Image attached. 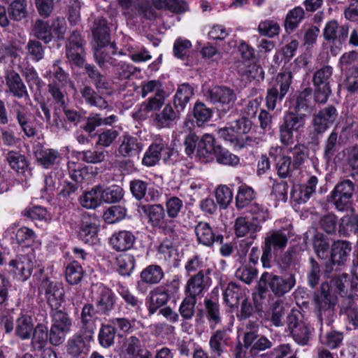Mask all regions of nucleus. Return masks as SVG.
Wrapping results in <instances>:
<instances>
[{
  "mask_svg": "<svg viewBox=\"0 0 358 358\" xmlns=\"http://www.w3.org/2000/svg\"><path fill=\"white\" fill-rule=\"evenodd\" d=\"M305 16L304 10L297 6L289 10L285 20V29L287 33H292L301 23Z\"/></svg>",
  "mask_w": 358,
  "mask_h": 358,
  "instance_id": "nucleus-44",
  "label": "nucleus"
},
{
  "mask_svg": "<svg viewBox=\"0 0 358 358\" xmlns=\"http://www.w3.org/2000/svg\"><path fill=\"white\" fill-rule=\"evenodd\" d=\"M52 324L49 333V340L51 344L59 345L66 339L72 327V319L67 313L62 310L51 312Z\"/></svg>",
  "mask_w": 358,
  "mask_h": 358,
  "instance_id": "nucleus-7",
  "label": "nucleus"
},
{
  "mask_svg": "<svg viewBox=\"0 0 358 358\" xmlns=\"http://www.w3.org/2000/svg\"><path fill=\"white\" fill-rule=\"evenodd\" d=\"M15 334L22 340H27L31 338L34 328L32 317L27 314H20L15 324Z\"/></svg>",
  "mask_w": 358,
  "mask_h": 358,
  "instance_id": "nucleus-36",
  "label": "nucleus"
},
{
  "mask_svg": "<svg viewBox=\"0 0 358 358\" xmlns=\"http://www.w3.org/2000/svg\"><path fill=\"white\" fill-rule=\"evenodd\" d=\"M96 307L99 311L108 314L114 307L115 294L109 288L101 287L99 296L96 301Z\"/></svg>",
  "mask_w": 358,
  "mask_h": 358,
  "instance_id": "nucleus-41",
  "label": "nucleus"
},
{
  "mask_svg": "<svg viewBox=\"0 0 358 358\" xmlns=\"http://www.w3.org/2000/svg\"><path fill=\"white\" fill-rule=\"evenodd\" d=\"M212 110L208 108L203 103L196 101L193 109L194 117L199 127L202 126L205 122H208L212 117Z\"/></svg>",
  "mask_w": 358,
  "mask_h": 358,
  "instance_id": "nucleus-55",
  "label": "nucleus"
},
{
  "mask_svg": "<svg viewBox=\"0 0 358 358\" xmlns=\"http://www.w3.org/2000/svg\"><path fill=\"white\" fill-rule=\"evenodd\" d=\"M317 183L318 179L316 176H309L298 190L295 189L291 192L292 198L299 204L306 203L315 194Z\"/></svg>",
  "mask_w": 358,
  "mask_h": 358,
  "instance_id": "nucleus-28",
  "label": "nucleus"
},
{
  "mask_svg": "<svg viewBox=\"0 0 358 358\" xmlns=\"http://www.w3.org/2000/svg\"><path fill=\"white\" fill-rule=\"evenodd\" d=\"M351 244L347 241H335L331 248V259L333 264H344L349 259Z\"/></svg>",
  "mask_w": 358,
  "mask_h": 358,
  "instance_id": "nucleus-31",
  "label": "nucleus"
},
{
  "mask_svg": "<svg viewBox=\"0 0 358 358\" xmlns=\"http://www.w3.org/2000/svg\"><path fill=\"white\" fill-rule=\"evenodd\" d=\"M355 184L350 179L338 182L331 192L333 203L338 210H343L350 204L355 192Z\"/></svg>",
  "mask_w": 358,
  "mask_h": 358,
  "instance_id": "nucleus-13",
  "label": "nucleus"
},
{
  "mask_svg": "<svg viewBox=\"0 0 358 358\" xmlns=\"http://www.w3.org/2000/svg\"><path fill=\"white\" fill-rule=\"evenodd\" d=\"M141 209L152 227L159 228L165 234L177 235L178 223L176 220L165 219V209L162 204L143 205Z\"/></svg>",
  "mask_w": 358,
  "mask_h": 358,
  "instance_id": "nucleus-4",
  "label": "nucleus"
},
{
  "mask_svg": "<svg viewBox=\"0 0 358 358\" xmlns=\"http://www.w3.org/2000/svg\"><path fill=\"white\" fill-rule=\"evenodd\" d=\"M194 232L199 243L206 246H211L214 242L222 243L223 236H215L210 224L206 222H199L194 227Z\"/></svg>",
  "mask_w": 358,
  "mask_h": 358,
  "instance_id": "nucleus-27",
  "label": "nucleus"
},
{
  "mask_svg": "<svg viewBox=\"0 0 358 358\" xmlns=\"http://www.w3.org/2000/svg\"><path fill=\"white\" fill-rule=\"evenodd\" d=\"M185 269L187 274L189 275L196 272H202L206 275L210 273V269L206 268V264L204 259L199 255H193L187 260Z\"/></svg>",
  "mask_w": 358,
  "mask_h": 358,
  "instance_id": "nucleus-47",
  "label": "nucleus"
},
{
  "mask_svg": "<svg viewBox=\"0 0 358 358\" xmlns=\"http://www.w3.org/2000/svg\"><path fill=\"white\" fill-rule=\"evenodd\" d=\"M84 44L85 41L82 38L80 33L73 31L66 45V54L69 59L78 66L82 65L84 62Z\"/></svg>",
  "mask_w": 358,
  "mask_h": 358,
  "instance_id": "nucleus-19",
  "label": "nucleus"
},
{
  "mask_svg": "<svg viewBox=\"0 0 358 358\" xmlns=\"http://www.w3.org/2000/svg\"><path fill=\"white\" fill-rule=\"evenodd\" d=\"M61 61L57 59L54 62L50 70L46 72L45 77L49 80H53L64 85L69 80V74L60 66Z\"/></svg>",
  "mask_w": 358,
  "mask_h": 358,
  "instance_id": "nucleus-53",
  "label": "nucleus"
},
{
  "mask_svg": "<svg viewBox=\"0 0 358 358\" xmlns=\"http://www.w3.org/2000/svg\"><path fill=\"white\" fill-rule=\"evenodd\" d=\"M208 275L202 272L191 275L185 286V295L196 299H201L208 287Z\"/></svg>",
  "mask_w": 358,
  "mask_h": 358,
  "instance_id": "nucleus-17",
  "label": "nucleus"
},
{
  "mask_svg": "<svg viewBox=\"0 0 358 358\" xmlns=\"http://www.w3.org/2000/svg\"><path fill=\"white\" fill-rule=\"evenodd\" d=\"M88 350L83 338L78 334L73 336L67 343V352L73 357H78L85 354Z\"/></svg>",
  "mask_w": 358,
  "mask_h": 358,
  "instance_id": "nucleus-46",
  "label": "nucleus"
},
{
  "mask_svg": "<svg viewBox=\"0 0 358 358\" xmlns=\"http://www.w3.org/2000/svg\"><path fill=\"white\" fill-rule=\"evenodd\" d=\"M307 115L295 111L287 112L279 128V138L282 144L289 145L294 142V133L302 131L305 127Z\"/></svg>",
  "mask_w": 358,
  "mask_h": 358,
  "instance_id": "nucleus-5",
  "label": "nucleus"
},
{
  "mask_svg": "<svg viewBox=\"0 0 358 358\" xmlns=\"http://www.w3.org/2000/svg\"><path fill=\"white\" fill-rule=\"evenodd\" d=\"M183 206V201L179 197L173 196L168 198L165 202L164 209L169 220H175L179 216Z\"/></svg>",
  "mask_w": 358,
  "mask_h": 358,
  "instance_id": "nucleus-54",
  "label": "nucleus"
},
{
  "mask_svg": "<svg viewBox=\"0 0 358 358\" xmlns=\"http://www.w3.org/2000/svg\"><path fill=\"white\" fill-rule=\"evenodd\" d=\"M13 107L16 120L22 131L27 137L34 136L36 131L31 121L30 113L17 101H14Z\"/></svg>",
  "mask_w": 358,
  "mask_h": 358,
  "instance_id": "nucleus-24",
  "label": "nucleus"
},
{
  "mask_svg": "<svg viewBox=\"0 0 358 358\" xmlns=\"http://www.w3.org/2000/svg\"><path fill=\"white\" fill-rule=\"evenodd\" d=\"M231 329L223 327L212 332L209 339L210 353L215 357H220L227 351V348L231 344Z\"/></svg>",
  "mask_w": 358,
  "mask_h": 358,
  "instance_id": "nucleus-15",
  "label": "nucleus"
},
{
  "mask_svg": "<svg viewBox=\"0 0 358 358\" xmlns=\"http://www.w3.org/2000/svg\"><path fill=\"white\" fill-rule=\"evenodd\" d=\"M331 289L338 293L343 300L352 299L358 297L355 290L357 288L356 280L348 274H342L333 278L329 282Z\"/></svg>",
  "mask_w": 358,
  "mask_h": 358,
  "instance_id": "nucleus-14",
  "label": "nucleus"
},
{
  "mask_svg": "<svg viewBox=\"0 0 358 358\" xmlns=\"http://www.w3.org/2000/svg\"><path fill=\"white\" fill-rule=\"evenodd\" d=\"M256 193L254 189L246 185H242L238 187L236 196V206L238 209H243L249 206L255 199Z\"/></svg>",
  "mask_w": 358,
  "mask_h": 358,
  "instance_id": "nucleus-43",
  "label": "nucleus"
},
{
  "mask_svg": "<svg viewBox=\"0 0 358 358\" xmlns=\"http://www.w3.org/2000/svg\"><path fill=\"white\" fill-rule=\"evenodd\" d=\"M157 9H166L175 13L185 12L187 3L182 0H152Z\"/></svg>",
  "mask_w": 358,
  "mask_h": 358,
  "instance_id": "nucleus-48",
  "label": "nucleus"
},
{
  "mask_svg": "<svg viewBox=\"0 0 358 358\" xmlns=\"http://www.w3.org/2000/svg\"><path fill=\"white\" fill-rule=\"evenodd\" d=\"M296 285V278L294 273L285 275H278L273 273L264 272L262 274L259 286L260 296L267 289H269L275 296H282L289 292Z\"/></svg>",
  "mask_w": 358,
  "mask_h": 358,
  "instance_id": "nucleus-3",
  "label": "nucleus"
},
{
  "mask_svg": "<svg viewBox=\"0 0 358 358\" xmlns=\"http://www.w3.org/2000/svg\"><path fill=\"white\" fill-rule=\"evenodd\" d=\"M339 233L343 236H350L358 233V219L357 216H345L339 225Z\"/></svg>",
  "mask_w": 358,
  "mask_h": 358,
  "instance_id": "nucleus-61",
  "label": "nucleus"
},
{
  "mask_svg": "<svg viewBox=\"0 0 358 358\" xmlns=\"http://www.w3.org/2000/svg\"><path fill=\"white\" fill-rule=\"evenodd\" d=\"M333 75V68L325 65L317 69L313 74V83L315 87L314 99L320 103L327 101L331 93L330 81Z\"/></svg>",
  "mask_w": 358,
  "mask_h": 358,
  "instance_id": "nucleus-9",
  "label": "nucleus"
},
{
  "mask_svg": "<svg viewBox=\"0 0 358 358\" xmlns=\"http://www.w3.org/2000/svg\"><path fill=\"white\" fill-rule=\"evenodd\" d=\"M66 279L71 285H77L83 278V270L80 264L73 261L66 268Z\"/></svg>",
  "mask_w": 358,
  "mask_h": 358,
  "instance_id": "nucleus-57",
  "label": "nucleus"
},
{
  "mask_svg": "<svg viewBox=\"0 0 358 358\" xmlns=\"http://www.w3.org/2000/svg\"><path fill=\"white\" fill-rule=\"evenodd\" d=\"M313 302L315 314L320 324L331 325L336 317L335 307L338 303V296L329 282L322 283L320 289L314 294Z\"/></svg>",
  "mask_w": 358,
  "mask_h": 358,
  "instance_id": "nucleus-2",
  "label": "nucleus"
},
{
  "mask_svg": "<svg viewBox=\"0 0 358 358\" xmlns=\"http://www.w3.org/2000/svg\"><path fill=\"white\" fill-rule=\"evenodd\" d=\"M287 323L294 341L302 346L308 345L312 329L301 313L292 310L287 316Z\"/></svg>",
  "mask_w": 358,
  "mask_h": 358,
  "instance_id": "nucleus-8",
  "label": "nucleus"
},
{
  "mask_svg": "<svg viewBox=\"0 0 358 358\" xmlns=\"http://www.w3.org/2000/svg\"><path fill=\"white\" fill-rule=\"evenodd\" d=\"M168 143L162 138H156L144 153L143 165L151 167L155 166L161 159L162 152L168 149Z\"/></svg>",
  "mask_w": 358,
  "mask_h": 358,
  "instance_id": "nucleus-25",
  "label": "nucleus"
},
{
  "mask_svg": "<svg viewBox=\"0 0 358 358\" xmlns=\"http://www.w3.org/2000/svg\"><path fill=\"white\" fill-rule=\"evenodd\" d=\"M66 32V21L64 17H57L51 23L37 20L34 26V36L45 43H49L54 38L63 39Z\"/></svg>",
  "mask_w": 358,
  "mask_h": 358,
  "instance_id": "nucleus-6",
  "label": "nucleus"
},
{
  "mask_svg": "<svg viewBox=\"0 0 358 358\" xmlns=\"http://www.w3.org/2000/svg\"><path fill=\"white\" fill-rule=\"evenodd\" d=\"M80 203L84 208L89 209H94L99 206L102 203L101 187L97 186L85 192L81 199Z\"/></svg>",
  "mask_w": 358,
  "mask_h": 358,
  "instance_id": "nucleus-50",
  "label": "nucleus"
},
{
  "mask_svg": "<svg viewBox=\"0 0 358 358\" xmlns=\"http://www.w3.org/2000/svg\"><path fill=\"white\" fill-rule=\"evenodd\" d=\"M82 101L91 107L106 109L108 107V102L98 94L92 87L85 85L80 90Z\"/></svg>",
  "mask_w": 358,
  "mask_h": 358,
  "instance_id": "nucleus-33",
  "label": "nucleus"
},
{
  "mask_svg": "<svg viewBox=\"0 0 358 358\" xmlns=\"http://www.w3.org/2000/svg\"><path fill=\"white\" fill-rule=\"evenodd\" d=\"M143 150L140 141L129 134H124L120 138L117 148L118 155L124 157H131L138 155Z\"/></svg>",
  "mask_w": 358,
  "mask_h": 358,
  "instance_id": "nucleus-26",
  "label": "nucleus"
},
{
  "mask_svg": "<svg viewBox=\"0 0 358 358\" xmlns=\"http://www.w3.org/2000/svg\"><path fill=\"white\" fill-rule=\"evenodd\" d=\"M163 277L164 272L159 266L150 265L141 271V280L138 281L137 287L139 289L143 282L149 285L157 284L160 282Z\"/></svg>",
  "mask_w": 358,
  "mask_h": 358,
  "instance_id": "nucleus-39",
  "label": "nucleus"
},
{
  "mask_svg": "<svg viewBox=\"0 0 358 358\" xmlns=\"http://www.w3.org/2000/svg\"><path fill=\"white\" fill-rule=\"evenodd\" d=\"M196 301V299L185 295V297L182 299L178 309L181 317L184 320H189L194 317Z\"/></svg>",
  "mask_w": 358,
  "mask_h": 358,
  "instance_id": "nucleus-62",
  "label": "nucleus"
},
{
  "mask_svg": "<svg viewBox=\"0 0 358 358\" xmlns=\"http://www.w3.org/2000/svg\"><path fill=\"white\" fill-rule=\"evenodd\" d=\"M41 288L45 290V299L52 311L59 310L64 302L65 292L62 285L46 278L42 281Z\"/></svg>",
  "mask_w": 358,
  "mask_h": 358,
  "instance_id": "nucleus-16",
  "label": "nucleus"
},
{
  "mask_svg": "<svg viewBox=\"0 0 358 358\" xmlns=\"http://www.w3.org/2000/svg\"><path fill=\"white\" fill-rule=\"evenodd\" d=\"M248 213L251 215L250 219L262 225V223L266 221L268 217V210L257 203H251L248 206Z\"/></svg>",
  "mask_w": 358,
  "mask_h": 358,
  "instance_id": "nucleus-63",
  "label": "nucleus"
},
{
  "mask_svg": "<svg viewBox=\"0 0 358 358\" xmlns=\"http://www.w3.org/2000/svg\"><path fill=\"white\" fill-rule=\"evenodd\" d=\"M288 237L285 233V230H273L269 231L264 241V245L272 249L273 253L283 250L287 245Z\"/></svg>",
  "mask_w": 358,
  "mask_h": 358,
  "instance_id": "nucleus-30",
  "label": "nucleus"
},
{
  "mask_svg": "<svg viewBox=\"0 0 358 358\" xmlns=\"http://www.w3.org/2000/svg\"><path fill=\"white\" fill-rule=\"evenodd\" d=\"M117 121V117L110 115L106 117H102L99 113H91L87 118L84 126V130L89 134L93 132L96 127L102 125L110 126Z\"/></svg>",
  "mask_w": 358,
  "mask_h": 358,
  "instance_id": "nucleus-40",
  "label": "nucleus"
},
{
  "mask_svg": "<svg viewBox=\"0 0 358 358\" xmlns=\"http://www.w3.org/2000/svg\"><path fill=\"white\" fill-rule=\"evenodd\" d=\"M337 117V110L333 106L323 108L314 115V130L318 134L324 132L336 121Z\"/></svg>",
  "mask_w": 358,
  "mask_h": 358,
  "instance_id": "nucleus-23",
  "label": "nucleus"
},
{
  "mask_svg": "<svg viewBox=\"0 0 358 358\" xmlns=\"http://www.w3.org/2000/svg\"><path fill=\"white\" fill-rule=\"evenodd\" d=\"M204 304L207 311V319L210 323V328L214 329L221 322L219 305L210 299H205Z\"/></svg>",
  "mask_w": 358,
  "mask_h": 358,
  "instance_id": "nucleus-56",
  "label": "nucleus"
},
{
  "mask_svg": "<svg viewBox=\"0 0 358 358\" xmlns=\"http://www.w3.org/2000/svg\"><path fill=\"white\" fill-rule=\"evenodd\" d=\"M292 75L290 71H284L278 73L276 78V84L271 89L268 90L266 106L268 109L273 110L276 103L281 101L287 93L292 83Z\"/></svg>",
  "mask_w": 358,
  "mask_h": 358,
  "instance_id": "nucleus-11",
  "label": "nucleus"
},
{
  "mask_svg": "<svg viewBox=\"0 0 358 358\" xmlns=\"http://www.w3.org/2000/svg\"><path fill=\"white\" fill-rule=\"evenodd\" d=\"M31 345L35 350H41L47 343L48 338V327L42 324H37L31 334Z\"/></svg>",
  "mask_w": 358,
  "mask_h": 358,
  "instance_id": "nucleus-45",
  "label": "nucleus"
},
{
  "mask_svg": "<svg viewBox=\"0 0 358 358\" xmlns=\"http://www.w3.org/2000/svg\"><path fill=\"white\" fill-rule=\"evenodd\" d=\"M194 95V90L189 84L180 85L173 96V107L180 113L183 112L190 99Z\"/></svg>",
  "mask_w": 358,
  "mask_h": 358,
  "instance_id": "nucleus-38",
  "label": "nucleus"
},
{
  "mask_svg": "<svg viewBox=\"0 0 358 358\" xmlns=\"http://www.w3.org/2000/svg\"><path fill=\"white\" fill-rule=\"evenodd\" d=\"M208 101L217 108H232L237 100L236 92L227 86H214L208 90L206 94Z\"/></svg>",
  "mask_w": 358,
  "mask_h": 358,
  "instance_id": "nucleus-10",
  "label": "nucleus"
},
{
  "mask_svg": "<svg viewBox=\"0 0 358 358\" xmlns=\"http://www.w3.org/2000/svg\"><path fill=\"white\" fill-rule=\"evenodd\" d=\"M117 271L121 275L129 276L135 266V259L133 255L122 254L117 258Z\"/></svg>",
  "mask_w": 358,
  "mask_h": 358,
  "instance_id": "nucleus-52",
  "label": "nucleus"
},
{
  "mask_svg": "<svg viewBox=\"0 0 358 358\" xmlns=\"http://www.w3.org/2000/svg\"><path fill=\"white\" fill-rule=\"evenodd\" d=\"M180 115L181 113L169 103L161 111L155 113L153 121L159 129L171 128L180 120Z\"/></svg>",
  "mask_w": 358,
  "mask_h": 358,
  "instance_id": "nucleus-20",
  "label": "nucleus"
},
{
  "mask_svg": "<svg viewBox=\"0 0 358 358\" xmlns=\"http://www.w3.org/2000/svg\"><path fill=\"white\" fill-rule=\"evenodd\" d=\"M92 33L96 43L94 48L95 61L101 67L107 64L115 66L117 62L113 57L117 55L116 45L115 43H109L110 33L106 20L103 18L96 20Z\"/></svg>",
  "mask_w": 358,
  "mask_h": 358,
  "instance_id": "nucleus-1",
  "label": "nucleus"
},
{
  "mask_svg": "<svg viewBox=\"0 0 358 358\" xmlns=\"http://www.w3.org/2000/svg\"><path fill=\"white\" fill-rule=\"evenodd\" d=\"M7 92L17 99H29V95L25 84L20 74L14 70H8L4 75Z\"/></svg>",
  "mask_w": 358,
  "mask_h": 358,
  "instance_id": "nucleus-18",
  "label": "nucleus"
},
{
  "mask_svg": "<svg viewBox=\"0 0 358 358\" xmlns=\"http://www.w3.org/2000/svg\"><path fill=\"white\" fill-rule=\"evenodd\" d=\"M262 229V225L252 221L247 216L238 217L234 224L235 235L238 238L249 237L254 240L257 237V233Z\"/></svg>",
  "mask_w": 358,
  "mask_h": 358,
  "instance_id": "nucleus-22",
  "label": "nucleus"
},
{
  "mask_svg": "<svg viewBox=\"0 0 358 358\" xmlns=\"http://www.w3.org/2000/svg\"><path fill=\"white\" fill-rule=\"evenodd\" d=\"M18 57L17 48L10 43H0V63L10 64Z\"/></svg>",
  "mask_w": 358,
  "mask_h": 358,
  "instance_id": "nucleus-64",
  "label": "nucleus"
},
{
  "mask_svg": "<svg viewBox=\"0 0 358 358\" xmlns=\"http://www.w3.org/2000/svg\"><path fill=\"white\" fill-rule=\"evenodd\" d=\"M349 24H339L336 20L328 22L324 28V38L327 41H334L336 47L331 48V52L336 55L340 50V46L346 43L349 34Z\"/></svg>",
  "mask_w": 358,
  "mask_h": 358,
  "instance_id": "nucleus-12",
  "label": "nucleus"
},
{
  "mask_svg": "<svg viewBox=\"0 0 358 358\" xmlns=\"http://www.w3.org/2000/svg\"><path fill=\"white\" fill-rule=\"evenodd\" d=\"M85 70L86 74L99 92L111 90L112 83L104 75L101 74L94 66L86 64Z\"/></svg>",
  "mask_w": 358,
  "mask_h": 358,
  "instance_id": "nucleus-35",
  "label": "nucleus"
},
{
  "mask_svg": "<svg viewBox=\"0 0 358 358\" xmlns=\"http://www.w3.org/2000/svg\"><path fill=\"white\" fill-rule=\"evenodd\" d=\"M37 162L44 169H50L60 159L59 152L55 149L38 148L35 152Z\"/></svg>",
  "mask_w": 358,
  "mask_h": 358,
  "instance_id": "nucleus-34",
  "label": "nucleus"
},
{
  "mask_svg": "<svg viewBox=\"0 0 358 358\" xmlns=\"http://www.w3.org/2000/svg\"><path fill=\"white\" fill-rule=\"evenodd\" d=\"M169 298L168 292L161 289L157 288L151 292L148 306L149 313L151 315L154 314L159 308L166 303Z\"/></svg>",
  "mask_w": 358,
  "mask_h": 358,
  "instance_id": "nucleus-49",
  "label": "nucleus"
},
{
  "mask_svg": "<svg viewBox=\"0 0 358 358\" xmlns=\"http://www.w3.org/2000/svg\"><path fill=\"white\" fill-rule=\"evenodd\" d=\"M146 350L138 338L131 336L124 340L120 355L121 358H138Z\"/></svg>",
  "mask_w": 358,
  "mask_h": 358,
  "instance_id": "nucleus-29",
  "label": "nucleus"
},
{
  "mask_svg": "<svg viewBox=\"0 0 358 358\" xmlns=\"http://www.w3.org/2000/svg\"><path fill=\"white\" fill-rule=\"evenodd\" d=\"M135 240L136 238L131 231H120L111 236L110 244L116 251H126L133 247Z\"/></svg>",
  "mask_w": 358,
  "mask_h": 358,
  "instance_id": "nucleus-32",
  "label": "nucleus"
},
{
  "mask_svg": "<svg viewBox=\"0 0 358 358\" xmlns=\"http://www.w3.org/2000/svg\"><path fill=\"white\" fill-rule=\"evenodd\" d=\"M166 94H154L148 98L141 106V110L145 113L159 110L164 104Z\"/></svg>",
  "mask_w": 358,
  "mask_h": 358,
  "instance_id": "nucleus-58",
  "label": "nucleus"
},
{
  "mask_svg": "<svg viewBox=\"0 0 358 358\" xmlns=\"http://www.w3.org/2000/svg\"><path fill=\"white\" fill-rule=\"evenodd\" d=\"M99 231V222L95 217H89V220L83 221L79 231L80 238L87 244H93L96 239Z\"/></svg>",
  "mask_w": 358,
  "mask_h": 358,
  "instance_id": "nucleus-37",
  "label": "nucleus"
},
{
  "mask_svg": "<svg viewBox=\"0 0 358 358\" xmlns=\"http://www.w3.org/2000/svg\"><path fill=\"white\" fill-rule=\"evenodd\" d=\"M341 311L354 328H358V297L342 300Z\"/></svg>",
  "mask_w": 358,
  "mask_h": 358,
  "instance_id": "nucleus-42",
  "label": "nucleus"
},
{
  "mask_svg": "<svg viewBox=\"0 0 358 358\" xmlns=\"http://www.w3.org/2000/svg\"><path fill=\"white\" fill-rule=\"evenodd\" d=\"M218 147L219 145L215 144L214 136L209 134H205L198 143L196 157L202 163L211 162L215 159Z\"/></svg>",
  "mask_w": 358,
  "mask_h": 358,
  "instance_id": "nucleus-21",
  "label": "nucleus"
},
{
  "mask_svg": "<svg viewBox=\"0 0 358 358\" xmlns=\"http://www.w3.org/2000/svg\"><path fill=\"white\" fill-rule=\"evenodd\" d=\"M9 17L15 21H20L27 15V2L26 0H15L8 9Z\"/></svg>",
  "mask_w": 358,
  "mask_h": 358,
  "instance_id": "nucleus-51",
  "label": "nucleus"
},
{
  "mask_svg": "<svg viewBox=\"0 0 358 358\" xmlns=\"http://www.w3.org/2000/svg\"><path fill=\"white\" fill-rule=\"evenodd\" d=\"M101 195L102 202L111 203L120 201L123 197V189L119 186H112L103 189L101 187Z\"/></svg>",
  "mask_w": 358,
  "mask_h": 358,
  "instance_id": "nucleus-60",
  "label": "nucleus"
},
{
  "mask_svg": "<svg viewBox=\"0 0 358 358\" xmlns=\"http://www.w3.org/2000/svg\"><path fill=\"white\" fill-rule=\"evenodd\" d=\"M313 245L317 256L322 259H325L329 256V244L327 239L320 234L314 236Z\"/></svg>",
  "mask_w": 358,
  "mask_h": 358,
  "instance_id": "nucleus-59",
  "label": "nucleus"
}]
</instances>
